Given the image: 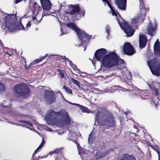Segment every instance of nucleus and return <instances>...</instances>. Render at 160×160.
I'll return each mask as SVG.
<instances>
[{"label":"nucleus","mask_w":160,"mask_h":160,"mask_svg":"<svg viewBox=\"0 0 160 160\" xmlns=\"http://www.w3.org/2000/svg\"><path fill=\"white\" fill-rule=\"evenodd\" d=\"M106 50L103 48L98 50L95 52L94 57L98 61H101L102 58V63L106 68H110L117 65L118 63V58L115 53L111 52L109 55L106 54Z\"/></svg>","instance_id":"obj_1"},{"label":"nucleus","mask_w":160,"mask_h":160,"mask_svg":"<svg viewBox=\"0 0 160 160\" xmlns=\"http://www.w3.org/2000/svg\"><path fill=\"white\" fill-rule=\"evenodd\" d=\"M92 113L96 117L95 119L101 125L111 127L114 125V118L111 114L105 108H98L97 110L93 111Z\"/></svg>","instance_id":"obj_2"},{"label":"nucleus","mask_w":160,"mask_h":160,"mask_svg":"<svg viewBox=\"0 0 160 160\" xmlns=\"http://www.w3.org/2000/svg\"><path fill=\"white\" fill-rule=\"evenodd\" d=\"M46 116L47 120L50 121H53L57 117L60 118V125L65 128H68L71 122L68 112L64 110H62L58 112L50 110L47 112Z\"/></svg>","instance_id":"obj_3"},{"label":"nucleus","mask_w":160,"mask_h":160,"mask_svg":"<svg viewBox=\"0 0 160 160\" xmlns=\"http://www.w3.org/2000/svg\"><path fill=\"white\" fill-rule=\"evenodd\" d=\"M140 5L139 6L140 12L137 15L133 18L131 22V24L132 27L137 26L138 23L141 24L148 10L145 8L143 0H139Z\"/></svg>","instance_id":"obj_4"},{"label":"nucleus","mask_w":160,"mask_h":160,"mask_svg":"<svg viewBox=\"0 0 160 160\" xmlns=\"http://www.w3.org/2000/svg\"><path fill=\"white\" fill-rule=\"evenodd\" d=\"M67 25L69 28L73 29L77 33L78 36L82 42L88 40L89 37L84 32L81 30L79 28L76 27L73 23L70 22L67 24Z\"/></svg>","instance_id":"obj_5"},{"label":"nucleus","mask_w":160,"mask_h":160,"mask_svg":"<svg viewBox=\"0 0 160 160\" xmlns=\"http://www.w3.org/2000/svg\"><path fill=\"white\" fill-rule=\"evenodd\" d=\"M15 90V95L17 97L22 96L24 98H26L29 95V90L27 86L24 84L16 86Z\"/></svg>","instance_id":"obj_6"},{"label":"nucleus","mask_w":160,"mask_h":160,"mask_svg":"<svg viewBox=\"0 0 160 160\" xmlns=\"http://www.w3.org/2000/svg\"><path fill=\"white\" fill-rule=\"evenodd\" d=\"M14 17V16L13 14H8L5 17V26L11 32H13L16 29L15 25L13 23L15 19Z\"/></svg>","instance_id":"obj_7"},{"label":"nucleus","mask_w":160,"mask_h":160,"mask_svg":"<svg viewBox=\"0 0 160 160\" xmlns=\"http://www.w3.org/2000/svg\"><path fill=\"white\" fill-rule=\"evenodd\" d=\"M70 10L69 13L74 17H76V18L77 20L80 19V18L82 16H84L85 13V11L84 10L81 11L79 12V6L78 5H75L74 6L71 5L69 7Z\"/></svg>","instance_id":"obj_8"},{"label":"nucleus","mask_w":160,"mask_h":160,"mask_svg":"<svg viewBox=\"0 0 160 160\" xmlns=\"http://www.w3.org/2000/svg\"><path fill=\"white\" fill-rule=\"evenodd\" d=\"M56 95L52 91L46 90L44 94V98L47 103L50 104L55 101Z\"/></svg>","instance_id":"obj_9"},{"label":"nucleus","mask_w":160,"mask_h":160,"mask_svg":"<svg viewBox=\"0 0 160 160\" xmlns=\"http://www.w3.org/2000/svg\"><path fill=\"white\" fill-rule=\"evenodd\" d=\"M118 22L121 28L127 34V37H130L132 35L134 31L128 24L125 22L121 23L118 21Z\"/></svg>","instance_id":"obj_10"},{"label":"nucleus","mask_w":160,"mask_h":160,"mask_svg":"<svg viewBox=\"0 0 160 160\" xmlns=\"http://www.w3.org/2000/svg\"><path fill=\"white\" fill-rule=\"evenodd\" d=\"M151 90H152L153 92H155L156 93V96H154L153 98L150 101L152 105L153 104L155 107H157L159 103V100L157 95L158 94V89L157 88L154 86H151L148 83Z\"/></svg>","instance_id":"obj_11"},{"label":"nucleus","mask_w":160,"mask_h":160,"mask_svg":"<svg viewBox=\"0 0 160 160\" xmlns=\"http://www.w3.org/2000/svg\"><path fill=\"white\" fill-rule=\"evenodd\" d=\"M123 51L126 54L132 55L135 53L133 47L129 42H126L124 46Z\"/></svg>","instance_id":"obj_12"},{"label":"nucleus","mask_w":160,"mask_h":160,"mask_svg":"<svg viewBox=\"0 0 160 160\" xmlns=\"http://www.w3.org/2000/svg\"><path fill=\"white\" fill-rule=\"evenodd\" d=\"M156 28L157 24L155 22L153 23H149L147 28L148 33L152 36L153 33L156 30Z\"/></svg>","instance_id":"obj_13"},{"label":"nucleus","mask_w":160,"mask_h":160,"mask_svg":"<svg viewBox=\"0 0 160 160\" xmlns=\"http://www.w3.org/2000/svg\"><path fill=\"white\" fill-rule=\"evenodd\" d=\"M116 4L120 9L122 10H126V0H116Z\"/></svg>","instance_id":"obj_14"},{"label":"nucleus","mask_w":160,"mask_h":160,"mask_svg":"<svg viewBox=\"0 0 160 160\" xmlns=\"http://www.w3.org/2000/svg\"><path fill=\"white\" fill-rule=\"evenodd\" d=\"M139 45L140 48H143L146 45L147 39L146 36L143 34H140L139 36Z\"/></svg>","instance_id":"obj_15"},{"label":"nucleus","mask_w":160,"mask_h":160,"mask_svg":"<svg viewBox=\"0 0 160 160\" xmlns=\"http://www.w3.org/2000/svg\"><path fill=\"white\" fill-rule=\"evenodd\" d=\"M43 9L49 10L50 8V3L49 0H40Z\"/></svg>","instance_id":"obj_16"},{"label":"nucleus","mask_w":160,"mask_h":160,"mask_svg":"<svg viewBox=\"0 0 160 160\" xmlns=\"http://www.w3.org/2000/svg\"><path fill=\"white\" fill-rule=\"evenodd\" d=\"M111 151H107L105 152L104 151H99L96 153L95 155V158L96 159H100L102 158L107 153Z\"/></svg>","instance_id":"obj_17"},{"label":"nucleus","mask_w":160,"mask_h":160,"mask_svg":"<svg viewBox=\"0 0 160 160\" xmlns=\"http://www.w3.org/2000/svg\"><path fill=\"white\" fill-rule=\"evenodd\" d=\"M152 61H150L148 62V67H149L153 75H155L157 76H160V72L158 71L157 69H154L151 65V63H152Z\"/></svg>","instance_id":"obj_18"},{"label":"nucleus","mask_w":160,"mask_h":160,"mask_svg":"<svg viewBox=\"0 0 160 160\" xmlns=\"http://www.w3.org/2000/svg\"><path fill=\"white\" fill-rule=\"evenodd\" d=\"M119 160H135L132 156H130L127 154H124L120 157Z\"/></svg>","instance_id":"obj_19"},{"label":"nucleus","mask_w":160,"mask_h":160,"mask_svg":"<svg viewBox=\"0 0 160 160\" xmlns=\"http://www.w3.org/2000/svg\"><path fill=\"white\" fill-rule=\"evenodd\" d=\"M68 102L69 103L72 104L73 105H76L77 106H78L81 109L82 112H87L88 113H89L91 112L90 110H89L88 108H86L84 107L83 106L79 105V104H76L75 103H72L69 102Z\"/></svg>","instance_id":"obj_20"},{"label":"nucleus","mask_w":160,"mask_h":160,"mask_svg":"<svg viewBox=\"0 0 160 160\" xmlns=\"http://www.w3.org/2000/svg\"><path fill=\"white\" fill-rule=\"evenodd\" d=\"M159 43V42L157 40L154 44V51L156 54H158L160 52V46Z\"/></svg>","instance_id":"obj_21"},{"label":"nucleus","mask_w":160,"mask_h":160,"mask_svg":"<svg viewBox=\"0 0 160 160\" xmlns=\"http://www.w3.org/2000/svg\"><path fill=\"white\" fill-rule=\"evenodd\" d=\"M102 0L103 1L105 5H106V4L107 3L108 6L110 8L111 10L112 11V15L113 16H117V13L113 9L111 5L110 4V3H109V2L107 0Z\"/></svg>","instance_id":"obj_22"},{"label":"nucleus","mask_w":160,"mask_h":160,"mask_svg":"<svg viewBox=\"0 0 160 160\" xmlns=\"http://www.w3.org/2000/svg\"><path fill=\"white\" fill-rule=\"evenodd\" d=\"M76 137V135L74 132H70L68 134V139L70 140L73 141Z\"/></svg>","instance_id":"obj_23"},{"label":"nucleus","mask_w":160,"mask_h":160,"mask_svg":"<svg viewBox=\"0 0 160 160\" xmlns=\"http://www.w3.org/2000/svg\"><path fill=\"white\" fill-rule=\"evenodd\" d=\"M20 122H23L25 124V125H24V126H25L27 128L30 129L31 130H32V128L33 127V125L30 122L24 120L21 121Z\"/></svg>","instance_id":"obj_24"},{"label":"nucleus","mask_w":160,"mask_h":160,"mask_svg":"<svg viewBox=\"0 0 160 160\" xmlns=\"http://www.w3.org/2000/svg\"><path fill=\"white\" fill-rule=\"evenodd\" d=\"M71 81L76 85H77L78 86V88L80 89L81 90L82 89V86L83 85L81 83L79 82V81L75 80L74 78H72L71 79Z\"/></svg>","instance_id":"obj_25"},{"label":"nucleus","mask_w":160,"mask_h":160,"mask_svg":"<svg viewBox=\"0 0 160 160\" xmlns=\"http://www.w3.org/2000/svg\"><path fill=\"white\" fill-rule=\"evenodd\" d=\"M62 150L61 148H56L53 151L50 152L49 154L52 155L53 154H58Z\"/></svg>","instance_id":"obj_26"},{"label":"nucleus","mask_w":160,"mask_h":160,"mask_svg":"<svg viewBox=\"0 0 160 160\" xmlns=\"http://www.w3.org/2000/svg\"><path fill=\"white\" fill-rule=\"evenodd\" d=\"M48 56L47 54H46L44 56L41 57L40 59H37L35 60H34L33 61V62L32 63V64H34L37 63H38L39 62L42 61L44 59H45L47 56Z\"/></svg>","instance_id":"obj_27"},{"label":"nucleus","mask_w":160,"mask_h":160,"mask_svg":"<svg viewBox=\"0 0 160 160\" xmlns=\"http://www.w3.org/2000/svg\"><path fill=\"white\" fill-rule=\"evenodd\" d=\"M124 61L122 59H120V63L118 65V68L120 69L124 68H125V64L124 63Z\"/></svg>","instance_id":"obj_28"},{"label":"nucleus","mask_w":160,"mask_h":160,"mask_svg":"<svg viewBox=\"0 0 160 160\" xmlns=\"http://www.w3.org/2000/svg\"><path fill=\"white\" fill-rule=\"evenodd\" d=\"M63 88L68 93L72 94V90L68 88L67 86L66 85L64 86L63 87Z\"/></svg>","instance_id":"obj_29"},{"label":"nucleus","mask_w":160,"mask_h":160,"mask_svg":"<svg viewBox=\"0 0 160 160\" xmlns=\"http://www.w3.org/2000/svg\"><path fill=\"white\" fill-rule=\"evenodd\" d=\"M44 138H42V142L40 145L38 147V148L36 149V150H35V151L34 152V153H36L37 151L39 150V149H40L42 148V147L43 145L44 144Z\"/></svg>","instance_id":"obj_30"},{"label":"nucleus","mask_w":160,"mask_h":160,"mask_svg":"<svg viewBox=\"0 0 160 160\" xmlns=\"http://www.w3.org/2000/svg\"><path fill=\"white\" fill-rule=\"evenodd\" d=\"M114 88L115 87H112L111 89H108L107 90H105L104 91V92H109V93L114 92L115 91V90L113 89H114Z\"/></svg>","instance_id":"obj_31"},{"label":"nucleus","mask_w":160,"mask_h":160,"mask_svg":"<svg viewBox=\"0 0 160 160\" xmlns=\"http://www.w3.org/2000/svg\"><path fill=\"white\" fill-rule=\"evenodd\" d=\"M110 27L108 25H107L106 26L105 29L106 32L108 33V36L110 34ZM108 36H107L108 37Z\"/></svg>","instance_id":"obj_32"},{"label":"nucleus","mask_w":160,"mask_h":160,"mask_svg":"<svg viewBox=\"0 0 160 160\" xmlns=\"http://www.w3.org/2000/svg\"><path fill=\"white\" fill-rule=\"evenodd\" d=\"M5 89L4 85L2 84H0V92L4 91Z\"/></svg>","instance_id":"obj_33"},{"label":"nucleus","mask_w":160,"mask_h":160,"mask_svg":"<svg viewBox=\"0 0 160 160\" xmlns=\"http://www.w3.org/2000/svg\"><path fill=\"white\" fill-rule=\"evenodd\" d=\"M32 21L33 22V23L35 24H37L38 22V20L37 19L36 17H32Z\"/></svg>","instance_id":"obj_34"},{"label":"nucleus","mask_w":160,"mask_h":160,"mask_svg":"<svg viewBox=\"0 0 160 160\" xmlns=\"http://www.w3.org/2000/svg\"><path fill=\"white\" fill-rule=\"evenodd\" d=\"M18 29L21 30L22 29H25L24 28L23 25L21 24L20 23L18 27Z\"/></svg>","instance_id":"obj_35"},{"label":"nucleus","mask_w":160,"mask_h":160,"mask_svg":"<svg viewBox=\"0 0 160 160\" xmlns=\"http://www.w3.org/2000/svg\"><path fill=\"white\" fill-rule=\"evenodd\" d=\"M64 58H65L64 59V60H65V61L67 60L69 62V64L72 67V66L74 65L72 63L71 61H69L68 59L65 58V57Z\"/></svg>","instance_id":"obj_36"},{"label":"nucleus","mask_w":160,"mask_h":160,"mask_svg":"<svg viewBox=\"0 0 160 160\" xmlns=\"http://www.w3.org/2000/svg\"><path fill=\"white\" fill-rule=\"evenodd\" d=\"M60 75L61 78H63L64 77V73L63 71H61L60 72Z\"/></svg>","instance_id":"obj_37"},{"label":"nucleus","mask_w":160,"mask_h":160,"mask_svg":"<svg viewBox=\"0 0 160 160\" xmlns=\"http://www.w3.org/2000/svg\"><path fill=\"white\" fill-rule=\"evenodd\" d=\"M127 73L128 74L129 76L127 77V78L129 79H130L132 78V75L131 72H127Z\"/></svg>","instance_id":"obj_38"},{"label":"nucleus","mask_w":160,"mask_h":160,"mask_svg":"<svg viewBox=\"0 0 160 160\" xmlns=\"http://www.w3.org/2000/svg\"><path fill=\"white\" fill-rule=\"evenodd\" d=\"M27 27H30L31 26V23L29 21L27 24Z\"/></svg>","instance_id":"obj_39"},{"label":"nucleus","mask_w":160,"mask_h":160,"mask_svg":"<svg viewBox=\"0 0 160 160\" xmlns=\"http://www.w3.org/2000/svg\"><path fill=\"white\" fill-rule=\"evenodd\" d=\"M81 90H84L85 91H90L89 89L87 88H82V89Z\"/></svg>","instance_id":"obj_40"},{"label":"nucleus","mask_w":160,"mask_h":160,"mask_svg":"<svg viewBox=\"0 0 160 160\" xmlns=\"http://www.w3.org/2000/svg\"><path fill=\"white\" fill-rule=\"evenodd\" d=\"M72 68L73 69L75 70H76V69H77V67L76 66H75L74 65L72 66Z\"/></svg>","instance_id":"obj_41"},{"label":"nucleus","mask_w":160,"mask_h":160,"mask_svg":"<svg viewBox=\"0 0 160 160\" xmlns=\"http://www.w3.org/2000/svg\"><path fill=\"white\" fill-rule=\"evenodd\" d=\"M76 71V72L78 73H80V71L78 69H77Z\"/></svg>","instance_id":"obj_42"},{"label":"nucleus","mask_w":160,"mask_h":160,"mask_svg":"<svg viewBox=\"0 0 160 160\" xmlns=\"http://www.w3.org/2000/svg\"><path fill=\"white\" fill-rule=\"evenodd\" d=\"M142 98L143 99H146L147 98L146 97H144V96L143 97H142Z\"/></svg>","instance_id":"obj_43"},{"label":"nucleus","mask_w":160,"mask_h":160,"mask_svg":"<svg viewBox=\"0 0 160 160\" xmlns=\"http://www.w3.org/2000/svg\"><path fill=\"white\" fill-rule=\"evenodd\" d=\"M136 126L135 125H134L133 126V127L134 128H136Z\"/></svg>","instance_id":"obj_44"},{"label":"nucleus","mask_w":160,"mask_h":160,"mask_svg":"<svg viewBox=\"0 0 160 160\" xmlns=\"http://www.w3.org/2000/svg\"><path fill=\"white\" fill-rule=\"evenodd\" d=\"M158 153V157H159V154Z\"/></svg>","instance_id":"obj_45"},{"label":"nucleus","mask_w":160,"mask_h":160,"mask_svg":"<svg viewBox=\"0 0 160 160\" xmlns=\"http://www.w3.org/2000/svg\"><path fill=\"white\" fill-rule=\"evenodd\" d=\"M48 155H47L46 156H43V158H46L48 156Z\"/></svg>","instance_id":"obj_46"},{"label":"nucleus","mask_w":160,"mask_h":160,"mask_svg":"<svg viewBox=\"0 0 160 160\" xmlns=\"http://www.w3.org/2000/svg\"><path fill=\"white\" fill-rule=\"evenodd\" d=\"M92 63L93 64H94V61H92Z\"/></svg>","instance_id":"obj_47"},{"label":"nucleus","mask_w":160,"mask_h":160,"mask_svg":"<svg viewBox=\"0 0 160 160\" xmlns=\"http://www.w3.org/2000/svg\"><path fill=\"white\" fill-rule=\"evenodd\" d=\"M90 139V136H89V138H88V140H89Z\"/></svg>","instance_id":"obj_48"},{"label":"nucleus","mask_w":160,"mask_h":160,"mask_svg":"<svg viewBox=\"0 0 160 160\" xmlns=\"http://www.w3.org/2000/svg\"><path fill=\"white\" fill-rule=\"evenodd\" d=\"M55 55H51V56H55Z\"/></svg>","instance_id":"obj_49"},{"label":"nucleus","mask_w":160,"mask_h":160,"mask_svg":"<svg viewBox=\"0 0 160 160\" xmlns=\"http://www.w3.org/2000/svg\"><path fill=\"white\" fill-rule=\"evenodd\" d=\"M45 15H43V14H42V16H45Z\"/></svg>","instance_id":"obj_50"},{"label":"nucleus","mask_w":160,"mask_h":160,"mask_svg":"<svg viewBox=\"0 0 160 160\" xmlns=\"http://www.w3.org/2000/svg\"><path fill=\"white\" fill-rule=\"evenodd\" d=\"M60 30H61V31H62V28H61Z\"/></svg>","instance_id":"obj_51"},{"label":"nucleus","mask_w":160,"mask_h":160,"mask_svg":"<svg viewBox=\"0 0 160 160\" xmlns=\"http://www.w3.org/2000/svg\"><path fill=\"white\" fill-rule=\"evenodd\" d=\"M63 34H61V35H63Z\"/></svg>","instance_id":"obj_52"},{"label":"nucleus","mask_w":160,"mask_h":160,"mask_svg":"<svg viewBox=\"0 0 160 160\" xmlns=\"http://www.w3.org/2000/svg\"><path fill=\"white\" fill-rule=\"evenodd\" d=\"M62 4H61V7H62Z\"/></svg>","instance_id":"obj_53"},{"label":"nucleus","mask_w":160,"mask_h":160,"mask_svg":"<svg viewBox=\"0 0 160 160\" xmlns=\"http://www.w3.org/2000/svg\"><path fill=\"white\" fill-rule=\"evenodd\" d=\"M85 48H84V51H85Z\"/></svg>","instance_id":"obj_54"},{"label":"nucleus","mask_w":160,"mask_h":160,"mask_svg":"<svg viewBox=\"0 0 160 160\" xmlns=\"http://www.w3.org/2000/svg\"><path fill=\"white\" fill-rule=\"evenodd\" d=\"M34 3H35V4H36V2H35Z\"/></svg>","instance_id":"obj_55"},{"label":"nucleus","mask_w":160,"mask_h":160,"mask_svg":"<svg viewBox=\"0 0 160 160\" xmlns=\"http://www.w3.org/2000/svg\"><path fill=\"white\" fill-rule=\"evenodd\" d=\"M79 154H80V152H79Z\"/></svg>","instance_id":"obj_56"},{"label":"nucleus","mask_w":160,"mask_h":160,"mask_svg":"<svg viewBox=\"0 0 160 160\" xmlns=\"http://www.w3.org/2000/svg\"><path fill=\"white\" fill-rule=\"evenodd\" d=\"M32 160H34V159H33Z\"/></svg>","instance_id":"obj_57"}]
</instances>
